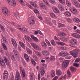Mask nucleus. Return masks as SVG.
<instances>
[{
    "mask_svg": "<svg viewBox=\"0 0 80 80\" xmlns=\"http://www.w3.org/2000/svg\"><path fill=\"white\" fill-rule=\"evenodd\" d=\"M70 53L71 55H72L74 57H77V53H80V50L78 49H76L74 51H70Z\"/></svg>",
    "mask_w": 80,
    "mask_h": 80,
    "instance_id": "nucleus-1",
    "label": "nucleus"
},
{
    "mask_svg": "<svg viewBox=\"0 0 80 80\" xmlns=\"http://www.w3.org/2000/svg\"><path fill=\"white\" fill-rule=\"evenodd\" d=\"M77 44V41L73 39L71 40L69 42V45L71 47H74V45H75Z\"/></svg>",
    "mask_w": 80,
    "mask_h": 80,
    "instance_id": "nucleus-2",
    "label": "nucleus"
},
{
    "mask_svg": "<svg viewBox=\"0 0 80 80\" xmlns=\"http://www.w3.org/2000/svg\"><path fill=\"white\" fill-rule=\"evenodd\" d=\"M33 16H32L31 17H29V23L30 25L32 26L35 23V21L33 19Z\"/></svg>",
    "mask_w": 80,
    "mask_h": 80,
    "instance_id": "nucleus-3",
    "label": "nucleus"
},
{
    "mask_svg": "<svg viewBox=\"0 0 80 80\" xmlns=\"http://www.w3.org/2000/svg\"><path fill=\"white\" fill-rule=\"evenodd\" d=\"M9 4L11 6L15 7L16 5V2L15 0H8Z\"/></svg>",
    "mask_w": 80,
    "mask_h": 80,
    "instance_id": "nucleus-4",
    "label": "nucleus"
},
{
    "mask_svg": "<svg viewBox=\"0 0 80 80\" xmlns=\"http://www.w3.org/2000/svg\"><path fill=\"white\" fill-rule=\"evenodd\" d=\"M2 11L3 14L6 16L8 15V9L7 8L5 7H3L2 9Z\"/></svg>",
    "mask_w": 80,
    "mask_h": 80,
    "instance_id": "nucleus-5",
    "label": "nucleus"
},
{
    "mask_svg": "<svg viewBox=\"0 0 80 80\" xmlns=\"http://www.w3.org/2000/svg\"><path fill=\"white\" fill-rule=\"evenodd\" d=\"M3 78L4 79L7 80L8 78V73L7 71H5L3 73Z\"/></svg>",
    "mask_w": 80,
    "mask_h": 80,
    "instance_id": "nucleus-6",
    "label": "nucleus"
},
{
    "mask_svg": "<svg viewBox=\"0 0 80 80\" xmlns=\"http://www.w3.org/2000/svg\"><path fill=\"white\" fill-rule=\"evenodd\" d=\"M59 8L61 11L62 12H63V11H65V10H67V7H66L65 8H63V6L62 5H59L58 6Z\"/></svg>",
    "mask_w": 80,
    "mask_h": 80,
    "instance_id": "nucleus-7",
    "label": "nucleus"
},
{
    "mask_svg": "<svg viewBox=\"0 0 80 80\" xmlns=\"http://www.w3.org/2000/svg\"><path fill=\"white\" fill-rule=\"evenodd\" d=\"M3 58L6 64L7 65H10V61H9L8 59L6 57H4Z\"/></svg>",
    "mask_w": 80,
    "mask_h": 80,
    "instance_id": "nucleus-8",
    "label": "nucleus"
},
{
    "mask_svg": "<svg viewBox=\"0 0 80 80\" xmlns=\"http://www.w3.org/2000/svg\"><path fill=\"white\" fill-rule=\"evenodd\" d=\"M20 69L21 71L22 72V76L23 77H25V70L23 69V68L22 67H20Z\"/></svg>",
    "mask_w": 80,
    "mask_h": 80,
    "instance_id": "nucleus-9",
    "label": "nucleus"
},
{
    "mask_svg": "<svg viewBox=\"0 0 80 80\" xmlns=\"http://www.w3.org/2000/svg\"><path fill=\"white\" fill-rule=\"evenodd\" d=\"M70 11L73 14H76L77 13V10L75 8H71Z\"/></svg>",
    "mask_w": 80,
    "mask_h": 80,
    "instance_id": "nucleus-10",
    "label": "nucleus"
},
{
    "mask_svg": "<svg viewBox=\"0 0 80 80\" xmlns=\"http://www.w3.org/2000/svg\"><path fill=\"white\" fill-rule=\"evenodd\" d=\"M60 55L62 57H65L68 55V53L65 51H63L61 52Z\"/></svg>",
    "mask_w": 80,
    "mask_h": 80,
    "instance_id": "nucleus-11",
    "label": "nucleus"
},
{
    "mask_svg": "<svg viewBox=\"0 0 80 80\" xmlns=\"http://www.w3.org/2000/svg\"><path fill=\"white\" fill-rule=\"evenodd\" d=\"M24 58L28 62L29 61H30V58H29V57L27 54L25 53L24 54Z\"/></svg>",
    "mask_w": 80,
    "mask_h": 80,
    "instance_id": "nucleus-12",
    "label": "nucleus"
},
{
    "mask_svg": "<svg viewBox=\"0 0 80 80\" xmlns=\"http://www.w3.org/2000/svg\"><path fill=\"white\" fill-rule=\"evenodd\" d=\"M72 36L74 37V38H80V35L78 34L77 33H73L72 34Z\"/></svg>",
    "mask_w": 80,
    "mask_h": 80,
    "instance_id": "nucleus-13",
    "label": "nucleus"
},
{
    "mask_svg": "<svg viewBox=\"0 0 80 80\" xmlns=\"http://www.w3.org/2000/svg\"><path fill=\"white\" fill-rule=\"evenodd\" d=\"M0 63L2 66H4L5 65V63L4 62V60L2 58H0Z\"/></svg>",
    "mask_w": 80,
    "mask_h": 80,
    "instance_id": "nucleus-14",
    "label": "nucleus"
},
{
    "mask_svg": "<svg viewBox=\"0 0 80 80\" xmlns=\"http://www.w3.org/2000/svg\"><path fill=\"white\" fill-rule=\"evenodd\" d=\"M69 64V61L68 60H65L64 61L63 64L65 67H67Z\"/></svg>",
    "mask_w": 80,
    "mask_h": 80,
    "instance_id": "nucleus-15",
    "label": "nucleus"
},
{
    "mask_svg": "<svg viewBox=\"0 0 80 80\" xmlns=\"http://www.w3.org/2000/svg\"><path fill=\"white\" fill-rule=\"evenodd\" d=\"M31 38L32 39V40H34L36 42H38L39 40L36 37H35L33 35H31Z\"/></svg>",
    "mask_w": 80,
    "mask_h": 80,
    "instance_id": "nucleus-16",
    "label": "nucleus"
},
{
    "mask_svg": "<svg viewBox=\"0 0 80 80\" xmlns=\"http://www.w3.org/2000/svg\"><path fill=\"white\" fill-rule=\"evenodd\" d=\"M12 43L14 47H15V48H16L17 47V42H16L15 40L14 39H12Z\"/></svg>",
    "mask_w": 80,
    "mask_h": 80,
    "instance_id": "nucleus-17",
    "label": "nucleus"
},
{
    "mask_svg": "<svg viewBox=\"0 0 80 80\" xmlns=\"http://www.w3.org/2000/svg\"><path fill=\"white\" fill-rule=\"evenodd\" d=\"M52 10L55 13H58L59 11L58 8L55 7H52Z\"/></svg>",
    "mask_w": 80,
    "mask_h": 80,
    "instance_id": "nucleus-18",
    "label": "nucleus"
},
{
    "mask_svg": "<svg viewBox=\"0 0 80 80\" xmlns=\"http://www.w3.org/2000/svg\"><path fill=\"white\" fill-rule=\"evenodd\" d=\"M50 16L51 18H54V19H56L57 18L56 15L53 13H51L50 14Z\"/></svg>",
    "mask_w": 80,
    "mask_h": 80,
    "instance_id": "nucleus-19",
    "label": "nucleus"
},
{
    "mask_svg": "<svg viewBox=\"0 0 80 80\" xmlns=\"http://www.w3.org/2000/svg\"><path fill=\"white\" fill-rule=\"evenodd\" d=\"M42 46L43 48H47V47H48L46 43L44 42H42Z\"/></svg>",
    "mask_w": 80,
    "mask_h": 80,
    "instance_id": "nucleus-20",
    "label": "nucleus"
},
{
    "mask_svg": "<svg viewBox=\"0 0 80 80\" xmlns=\"http://www.w3.org/2000/svg\"><path fill=\"white\" fill-rule=\"evenodd\" d=\"M58 36H59L60 37H65L66 36V35H65V34L62 32H59L58 33Z\"/></svg>",
    "mask_w": 80,
    "mask_h": 80,
    "instance_id": "nucleus-21",
    "label": "nucleus"
},
{
    "mask_svg": "<svg viewBox=\"0 0 80 80\" xmlns=\"http://www.w3.org/2000/svg\"><path fill=\"white\" fill-rule=\"evenodd\" d=\"M56 74L58 76H60V75H62V71L60 70H57L56 71Z\"/></svg>",
    "mask_w": 80,
    "mask_h": 80,
    "instance_id": "nucleus-22",
    "label": "nucleus"
},
{
    "mask_svg": "<svg viewBox=\"0 0 80 80\" xmlns=\"http://www.w3.org/2000/svg\"><path fill=\"white\" fill-rule=\"evenodd\" d=\"M25 40L28 42H32V39H31L29 37L26 36H25Z\"/></svg>",
    "mask_w": 80,
    "mask_h": 80,
    "instance_id": "nucleus-23",
    "label": "nucleus"
},
{
    "mask_svg": "<svg viewBox=\"0 0 80 80\" xmlns=\"http://www.w3.org/2000/svg\"><path fill=\"white\" fill-rule=\"evenodd\" d=\"M19 44L22 48L25 49V44H24V43L22 42H19Z\"/></svg>",
    "mask_w": 80,
    "mask_h": 80,
    "instance_id": "nucleus-24",
    "label": "nucleus"
},
{
    "mask_svg": "<svg viewBox=\"0 0 80 80\" xmlns=\"http://www.w3.org/2000/svg\"><path fill=\"white\" fill-rule=\"evenodd\" d=\"M42 54L43 55L47 56L49 54V52L48 51L45 50L42 51Z\"/></svg>",
    "mask_w": 80,
    "mask_h": 80,
    "instance_id": "nucleus-25",
    "label": "nucleus"
},
{
    "mask_svg": "<svg viewBox=\"0 0 80 80\" xmlns=\"http://www.w3.org/2000/svg\"><path fill=\"white\" fill-rule=\"evenodd\" d=\"M40 7H41L43 9H46V8H47V6L43 3H41L40 4Z\"/></svg>",
    "mask_w": 80,
    "mask_h": 80,
    "instance_id": "nucleus-26",
    "label": "nucleus"
},
{
    "mask_svg": "<svg viewBox=\"0 0 80 80\" xmlns=\"http://www.w3.org/2000/svg\"><path fill=\"white\" fill-rule=\"evenodd\" d=\"M26 51L30 55L32 54V51L28 48H26Z\"/></svg>",
    "mask_w": 80,
    "mask_h": 80,
    "instance_id": "nucleus-27",
    "label": "nucleus"
},
{
    "mask_svg": "<svg viewBox=\"0 0 80 80\" xmlns=\"http://www.w3.org/2000/svg\"><path fill=\"white\" fill-rule=\"evenodd\" d=\"M40 72L41 75H43L45 73V71L44 69L42 68L40 70Z\"/></svg>",
    "mask_w": 80,
    "mask_h": 80,
    "instance_id": "nucleus-28",
    "label": "nucleus"
},
{
    "mask_svg": "<svg viewBox=\"0 0 80 80\" xmlns=\"http://www.w3.org/2000/svg\"><path fill=\"white\" fill-rule=\"evenodd\" d=\"M31 5H32V6H33V7H37L38 5H37V4L36 3L33 2H30Z\"/></svg>",
    "mask_w": 80,
    "mask_h": 80,
    "instance_id": "nucleus-29",
    "label": "nucleus"
},
{
    "mask_svg": "<svg viewBox=\"0 0 80 80\" xmlns=\"http://www.w3.org/2000/svg\"><path fill=\"white\" fill-rule=\"evenodd\" d=\"M65 15L66 17H70L71 16V13L67 11L65 12Z\"/></svg>",
    "mask_w": 80,
    "mask_h": 80,
    "instance_id": "nucleus-30",
    "label": "nucleus"
},
{
    "mask_svg": "<svg viewBox=\"0 0 80 80\" xmlns=\"http://www.w3.org/2000/svg\"><path fill=\"white\" fill-rule=\"evenodd\" d=\"M51 74L52 77H54L55 76V72L53 70L51 71Z\"/></svg>",
    "mask_w": 80,
    "mask_h": 80,
    "instance_id": "nucleus-31",
    "label": "nucleus"
},
{
    "mask_svg": "<svg viewBox=\"0 0 80 80\" xmlns=\"http://www.w3.org/2000/svg\"><path fill=\"white\" fill-rule=\"evenodd\" d=\"M73 20L76 23H79L80 22V19L77 18H75L73 19Z\"/></svg>",
    "mask_w": 80,
    "mask_h": 80,
    "instance_id": "nucleus-32",
    "label": "nucleus"
},
{
    "mask_svg": "<svg viewBox=\"0 0 80 80\" xmlns=\"http://www.w3.org/2000/svg\"><path fill=\"white\" fill-rule=\"evenodd\" d=\"M66 59L69 60L71 58V55L70 54H67L65 56Z\"/></svg>",
    "mask_w": 80,
    "mask_h": 80,
    "instance_id": "nucleus-33",
    "label": "nucleus"
},
{
    "mask_svg": "<svg viewBox=\"0 0 80 80\" xmlns=\"http://www.w3.org/2000/svg\"><path fill=\"white\" fill-rule=\"evenodd\" d=\"M14 15L16 18H18L19 17V13H18V12H14Z\"/></svg>",
    "mask_w": 80,
    "mask_h": 80,
    "instance_id": "nucleus-34",
    "label": "nucleus"
},
{
    "mask_svg": "<svg viewBox=\"0 0 80 80\" xmlns=\"http://www.w3.org/2000/svg\"><path fill=\"white\" fill-rule=\"evenodd\" d=\"M70 70L72 72H76V70L77 69L76 68L73 67H71L70 68Z\"/></svg>",
    "mask_w": 80,
    "mask_h": 80,
    "instance_id": "nucleus-35",
    "label": "nucleus"
},
{
    "mask_svg": "<svg viewBox=\"0 0 80 80\" xmlns=\"http://www.w3.org/2000/svg\"><path fill=\"white\" fill-rule=\"evenodd\" d=\"M2 45L4 50H7V46H6V45H5V44L4 43H3L2 44Z\"/></svg>",
    "mask_w": 80,
    "mask_h": 80,
    "instance_id": "nucleus-36",
    "label": "nucleus"
},
{
    "mask_svg": "<svg viewBox=\"0 0 80 80\" xmlns=\"http://www.w3.org/2000/svg\"><path fill=\"white\" fill-rule=\"evenodd\" d=\"M34 60L36 62L38 61V58L37 57V56L36 55H34L33 56Z\"/></svg>",
    "mask_w": 80,
    "mask_h": 80,
    "instance_id": "nucleus-37",
    "label": "nucleus"
},
{
    "mask_svg": "<svg viewBox=\"0 0 80 80\" xmlns=\"http://www.w3.org/2000/svg\"><path fill=\"white\" fill-rule=\"evenodd\" d=\"M34 52L35 53V54L38 56V57H40L41 56V54L38 51H35Z\"/></svg>",
    "mask_w": 80,
    "mask_h": 80,
    "instance_id": "nucleus-38",
    "label": "nucleus"
},
{
    "mask_svg": "<svg viewBox=\"0 0 80 80\" xmlns=\"http://www.w3.org/2000/svg\"><path fill=\"white\" fill-rule=\"evenodd\" d=\"M51 42L52 45H53L55 47L56 46V43H55V42L54 40H51Z\"/></svg>",
    "mask_w": 80,
    "mask_h": 80,
    "instance_id": "nucleus-39",
    "label": "nucleus"
},
{
    "mask_svg": "<svg viewBox=\"0 0 80 80\" xmlns=\"http://www.w3.org/2000/svg\"><path fill=\"white\" fill-rule=\"evenodd\" d=\"M31 61L32 63L33 64V65H36V62H35V60H34V59H33V58L31 59Z\"/></svg>",
    "mask_w": 80,
    "mask_h": 80,
    "instance_id": "nucleus-40",
    "label": "nucleus"
},
{
    "mask_svg": "<svg viewBox=\"0 0 80 80\" xmlns=\"http://www.w3.org/2000/svg\"><path fill=\"white\" fill-rule=\"evenodd\" d=\"M18 1L21 3L22 4V5H25V3L24 2V1H23V0H18Z\"/></svg>",
    "mask_w": 80,
    "mask_h": 80,
    "instance_id": "nucleus-41",
    "label": "nucleus"
},
{
    "mask_svg": "<svg viewBox=\"0 0 80 80\" xmlns=\"http://www.w3.org/2000/svg\"><path fill=\"white\" fill-rule=\"evenodd\" d=\"M2 40L5 43H8L7 39L3 37L2 38Z\"/></svg>",
    "mask_w": 80,
    "mask_h": 80,
    "instance_id": "nucleus-42",
    "label": "nucleus"
},
{
    "mask_svg": "<svg viewBox=\"0 0 80 80\" xmlns=\"http://www.w3.org/2000/svg\"><path fill=\"white\" fill-rule=\"evenodd\" d=\"M45 41L47 44L48 45V46H51V44L50 43V42L48 40L45 39Z\"/></svg>",
    "mask_w": 80,
    "mask_h": 80,
    "instance_id": "nucleus-43",
    "label": "nucleus"
},
{
    "mask_svg": "<svg viewBox=\"0 0 80 80\" xmlns=\"http://www.w3.org/2000/svg\"><path fill=\"white\" fill-rule=\"evenodd\" d=\"M21 77L20 76V72L18 71H16V75L15 77Z\"/></svg>",
    "mask_w": 80,
    "mask_h": 80,
    "instance_id": "nucleus-44",
    "label": "nucleus"
},
{
    "mask_svg": "<svg viewBox=\"0 0 80 80\" xmlns=\"http://www.w3.org/2000/svg\"><path fill=\"white\" fill-rule=\"evenodd\" d=\"M67 74L68 77H70L72 76V74H71V72H70V71L69 70H68L67 72Z\"/></svg>",
    "mask_w": 80,
    "mask_h": 80,
    "instance_id": "nucleus-45",
    "label": "nucleus"
},
{
    "mask_svg": "<svg viewBox=\"0 0 80 80\" xmlns=\"http://www.w3.org/2000/svg\"><path fill=\"white\" fill-rule=\"evenodd\" d=\"M43 2L44 3H45L47 5H50L49 4V3H48V2L47 1V0H42Z\"/></svg>",
    "mask_w": 80,
    "mask_h": 80,
    "instance_id": "nucleus-46",
    "label": "nucleus"
},
{
    "mask_svg": "<svg viewBox=\"0 0 80 80\" xmlns=\"http://www.w3.org/2000/svg\"><path fill=\"white\" fill-rule=\"evenodd\" d=\"M66 4L68 7H70V6H71V3L70 2L68 1H66Z\"/></svg>",
    "mask_w": 80,
    "mask_h": 80,
    "instance_id": "nucleus-47",
    "label": "nucleus"
},
{
    "mask_svg": "<svg viewBox=\"0 0 80 80\" xmlns=\"http://www.w3.org/2000/svg\"><path fill=\"white\" fill-rule=\"evenodd\" d=\"M50 60L54 62V61H55V57L53 56H51L50 57Z\"/></svg>",
    "mask_w": 80,
    "mask_h": 80,
    "instance_id": "nucleus-48",
    "label": "nucleus"
},
{
    "mask_svg": "<svg viewBox=\"0 0 80 80\" xmlns=\"http://www.w3.org/2000/svg\"><path fill=\"white\" fill-rule=\"evenodd\" d=\"M22 31H23V32H27V30L25 28H22L21 29Z\"/></svg>",
    "mask_w": 80,
    "mask_h": 80,
    "instance_id": "nucleus-49",
    "label": "nucleus"
},
{
    "mask_svg": "<svg viewBox=\"0 0 80 80\" xmlns=\"http://www.w3.org/2000/svg\"><path fill=\"white\" fill-rule=\"evenodd\" d=\"M61 39H62V41L64 42H66L68 40L67 39L65 38H62Z\"/></svg>",
    "mask_w": 80,
    "mask_h": 80,
    "instance_id": "nucleus-50",
    "label": "nucleus"
},
{
    "mask_svg": "<svg viewBox=\"0 0 80 80\" xmlns=\"http://www.w3.org/2000/svg\"><path fill=\"white\" fill-rule=\"evenodd\" d=\"M68 22L69 23H72V20L70 18H68L67 19Z\"/></svg>",
    "mask_w": 80,
    "mask_h": 80,
    "instance_id": "nucleus-51",
    "label": "nucleus"
},
{
    "mask_svg": "<svg viewBox=\"0 0 80 80\" xmlns=\"http://www.w3.org/2000/svg\"><path fill=\"white\" fill-rule=\"evenodd\" d=\"M73 66H75V67H79V66L80 64L78 63H74L73 64Z\"/></svg>",
    "mask_w": 80,
    "mask_h": 80,
    "instance_id": "nucleus-52",
    "label": "nucleus"
},
{
    "mask_svg": "<svg viewBox=\"0 0 80 80\" xmlns=\"http://www.w3.org/2000/svg\"><path fill=\"white\" fill-rule=\"evenodd\" d=\"M11 57L13 61H15V57H14V56L13 55H11Z\"/></svg>",
    "mask_w": 80,
    "mask_h": 80,
    "instance_id": "nucleus-53",
    "label": "nucleus"
},
{
    "mask_svg": "<svg viewBox=\"0 0 80 80\" xmlns=\"http://www.w3.org/2000/svg\"><path fill=\"white\" fill-rule=\"evenodd\" d=\"M34 48L35 50H38L40 49V48L39 47V46H38V45H36V47H35Z\"/></svg>",
    "mask_w": 80,
    "mask_h": 80,
    "instance_id": "nucleus-54",
    "label": "nucleus"
},
{
    "mask_svg": "<svg viewBox=\"0 0 80 80\" xmlns=\"http://www.w3.org/2000/svg\"><path fill=\"white\" fill-rule=\"evenodd\" d=\"M72 3L73 4V5H76V3H77V1H76V0H72Z\"/></svg>",
    "mask_w": 80,
    "mask_h": 80,
    "instance_id": "nucleus-55",
    "label": "nucleus"
},
{
    "mask_svg": "<svg viewBox=\"0 0 80 80\" xmlns=\"http://www.w3.org/2000/svg\"><path fill=\"white\" fill-rule=\"evenodd\" d=\"M15 80H21V77H15Z\"/></svg>",
    "mask_w": 80,
    "mask_h": 80,
    "instance_id": "nucleus-56",
    "label": "nucleus"
},
{
    "mask_svg": "<svg viewBox=\"0 0 80 80\" xmlns=\"http://www.w3.org/2000/svg\"><path fill=\"white\" fill-rule=\"evenodd\" d=\"M42 66L44 68H47V65L45 64H42Z\"/></svg>",
    "mask_w": 80,
    "mask_h": 80,
    "instance_id": "nucleus-57",
    "label": "nucleus"
},
{
    "mask_svg": "<svg viewBox=\"0 0 80 80\" xmlns=\"http://www.w3.org/2000/svg\"><path fill=\"white\" fill-rule=\"evenodd\" d=\"M31 45L32 46L33 48H34L37 45V44L35 43H32Z\"/></svg>",
    "mask_w": 80,
    "mask_h": 80,
    "instance_id": "nucleus-58",
    "label": "nucleus"
},
{
    "mask_svg": "<svg viewBox=\"0 0 80 80\" xmlns=\"http://www.w3.org/2000/svg\"><path fill=\"white\" fill-rule=\"evenodd\" d=\"M1 28L2 31H3L4 32L5 31V28H4V27H3V26L2 25H1Z\"/></svg>",
    "mask_w": 80,
    "mask_h": 80,
    "instance_id": "nucleus-59",
    "label": "nucleus"
},
{
    "mask_svg": "<svg viewBox=\"0 0 80 80\" xmlns=\"http://www.w3.org/2000/svg\"><path fill=\"white\" fill-rule=\"evenodd\" d=\"M74 5L76 7H80V4L78 2H77L76 3V4Z\"/></svg>",
    "mask_w": 80,
    "mask_h": 80,
    "instance_id": "nucleus-60",
    "label": "nucleus"
},
{
    "mask_svg": "<svg viewBox=\"0 0 80 80\" xmlns=\"http://www.w3.org/2000/svg\"><path fill=\"white\" fill-rule=\"evenodd\" d=\"M49 2L51 3H55V0H49Z\"/></svg>",
    "mask_w": 80,
    "mask_h": 80,
    "instance_id": "nucleus-61",
    "label": "nucleus"
},
{
    "mask_svg": "<svg viewBox=\"0 0 80 80\" xmlns=\"http://www.w3.org/2000/svg\"><path fill=\"white\" fill-rule=\"evenodd\" d=\"M22 63L24 65V66H26V63L24 60H22Z\"/></svg>",
    "mask_w": 80,
    "mask_h": 80,
    "instance_id": "nucleus-62",
    "label": "nucleus"
},
{
    "mask_svg": "<svg viewBox=\"0 0 80 80\" xmlns=\"http://www.w3.org/2000/svg\"><path fill=\"white\" fill-rule=\"evenodd\" d=\"M59 1L61 3H65V0H59Z\"/></svg>",
    "mask_w": 80,
    "mask_h": 80,
    "instance_id": "nucleus-63",
    "label": "nucleus"
},
{
    "mask_svg": "<svg viewBox=\"0 0 80 80\" xmlns=\"http://www.w3.org/2000/svg\"><path fill=\"white\" fill-rule=\"evenodd\" d=\"M58 78V76H56L52 79V80H57Z\"/></svg>",
    "mask_w": 80,
    "mask_h": 80,
    "instance_id": "nucleus-64",
    "label": "nucleus"
}]
</instances>
